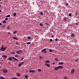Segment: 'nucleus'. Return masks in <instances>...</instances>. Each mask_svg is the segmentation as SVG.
<instances>
[{"label":"nucleus","mask_w":79,"mask_h":79,"mask_svg":"<svg viewBox=\"0 0 79 79\" xmlns=\"http://www.w3.org/2000/svg\"><path fill=\"white\" fill-rule=\"evenodd\" d=\"M15 54H16V53H15Z\"/></svg>","instance_id":"obj_61"},{"label":"nucleus","mask_w":79,"mask_h":79,"mask_svg":"<svg viewBox=\"0 0 79 79\" xmlns=\"http://www.w3.org/2000/svg\"><path fill=\"white\" fill-rule=\"evenodd\" d=\"M63 20L64 21H67V18L66 17H64L63 18Z\"/></svg>","instance_id":"obj_12"},{"label":"nucleus","mask_w":79,"mask_h":79,"mask_svg":"<svg viewBox=\"0 0 79 79\" xmlns=\"http://www.w3.org/2000/svg\"><path fill=\"white\" fill-rule=\"evenodd\" d=\"M10 28V26H8L7 27V29L8 30Z\"/></svg>","instance_id":"obj_46"},{"label":"nucleus","mask_w":79,"mask_h":79,"mask_svg":"<svg viewBox=\"0 0 79 79\" xmlns=\"http://www.w3.org/2000/svg\"><path fill=\"white\" fill-rule=\"evenodd\" d=\"M8 18H6L5 19V20H6V21H8Z\"/></svg>","instance_id":"obj_36"},{"label":"nucleus","mask_w":79,"mask_h":79,"mask_svg":"<svg viewBox=\"0 0 79 79\" xmlns=\"http://www.w3.org/2000/svg\"><path fill=\"white\" fill-rule=\"evenodd\" d=\"M16 16V13H15L14 14V16Z\"/></svg>","instance_id":"obj_32"},{"label":"nucleus","mask_w":79,"mask_h":79,"mask_svg":"<svg viewBox=\"0 0 79 79\" xmlns=\"http://www.w3.org/2000/svg\"><path fill=\"white\" fill-rule=\"evenodd\" d=\"M45 65L47 66V67H50V64H49L45 63Z\"/></svg>","instance_id":"obj_8"},{"label":"nucleus","mask_w":79,"mask_h":79,"mask_svg":"<svg viewBox=\"0 0 79 79\" xmlns=\"http://www.w3.org/2000/svg\"><path fill=\"white\" fill-rule=\"evenodd\" d=\"M27 38L28 39H31V36L27 37Z\"/></svg>","instance_id":"obj_28"},{"label":"nucleus","mask_w":79,"mask_h":79,"mask_svg":"<svg viewBox=\"0 0 79 79\" xmlns=\"http://www.w3.org/2000/svg\"><path fill=\"white\" fill-rule=\"evenodd\" d=\"M2 57H3V58H5V59H6V58H7V56H6V55H3L2 56Z\"/></svg>","instance_id":"obj_9"},{"label":"nucleus","mask_w":79,"mask_h":79,"mask_svg":"<svg viewBox=\"0 0 79 79\" xmlns=\"http://www.w3.org/2000/svg\"><path fill=\"white\" fill-rule=\"evenodd\" d=\"M14 53H15V52H13L12 54H14Z\"/></svg>","instance_id":"obj_55"},{"label":"nucleus","mask_w":79,"mask_h":79,"mask_svg":"<svg viewBox=\"0 0 79 79\" xmlns=\"http://www.w3.org/2000/svg\"><path fill=\"white\" fill-rule=\"evenodd\" d=\"M23 64H24V62H22L21 63H19L18 64V66H19V67H21V65Z\"/></svg>","instance_id":"obj_2"},{"label":"nucleus","mask_w":79,"mask_h":79,"mask_svg":"<svg viewBox=\"0 0 79 79\" xmlns=\"http://www.w3.org/2000/svg\"><path fill=\"white\" fill-rule=\"evenodd\" d=\"M0 79H5L3 77H0Z\"/></svg>","instance_id":"obj_23"},{"label":"nucleus","mask_w":79,"mask_h":79,"mask_svg":"<svg viewBox=\"0 0 79 79\" xmlns=\"http://www.w3.org/2000/svg\"><path fill=\"white\" fill-rule=\"evenodd\" d=\"M10 79H16V78H11Z\"/></svg>","instance_id":"obj_45"},{"label":"nucleus","mask_w":79,"mask_h":79,"mask_svg":"<svg viewBox=\"0 0 79 79\" xmlns=\"http://www.w3.org/2000/svg\"><path fill=\"white\" fill-rule=\"evenodd\" d=\"M12 38H13L14 39H15L16 40H18V37H16L15 36V37H12Z\"/></svg>","instance_id":"obj_4"},{"label":"nucleus","mask_w":79,"mask_h":79,"mask_svg":"<svg viewBox=\"0 0 79 79\" xmlns=\"http://www.w3.org/2000/svg\"><path fill=\"white\" fill-rule=\"evenodd\" d=\"M16 53L17 54H20L22 53V50H17L16 52Z\"/></svg>","instance_id":"obj_1"},{"label":"nucleus","mask_w":79,"mask_h":79,"mask_svg":"<svg viewBox=\"0 0 79 79\" xmlns=\"http://www.w3.org/2000/svg\"><path fill=\"white\" fill-rule=\"evenodd\" d=\"M1 12H2V10H0V13H1Z\"/></svg>","instance_id":"obj_58"},{"label":"nucleus","mask_w":79,"mask_h":79,"mask_svg":"<svg viewBox=\"0 0 79 79\" xmlns=\"http://www.w3.org/2000/svg\"><path fill=\"white\" fill-rule=\"evenodd\" d=\"M17 32V31H15L14 32L13 34H16Z\"/></svg>","instance_id":"obj_29"},{"label":"nucleus","mask_w":79,"mask_h":79,"mask_svg":"<svg viewBox=\"0 0 79 79\" xmlns=\"http://www.w3.org/2000/svg\"><path fill=\"white\" fill-rule=\"evenodd\" d=\"M58 69H59V68L58 67H56L55 68L54 70L57 71V70H58Z\"/></svg>","instance_id":"obj_10"},{"label":"nucleus","mask_w":79,"mask_h":79,"mask_svg":"<svg viewBox=\"0 0 79 79\" xmlns=\"http://www.w3.org/2000/svg\"><path fill=\"white\" fill-rule=\"evenodd\" d=\"M45 63H50V62L49 60H46L45 61Z\"/></svg>","instance_id":"obj_17"},{"label":"nucleus","mask_w":79,"mask_h":79,"mask_svg":"<svg viewBox=\"0 0 79 79\" xmlns=\"http://www.w3.org/2000/svg\"><path fill=\"white\" fill-rule=\"evenodd\" d=\"M3 48V45H2V47L1 48Z\"/></svg>","instance_id":"obj_47"},{"label":"nucleus","mask_w":79,"mask_h":79,"mask_svg":"<svg viewBox=\"0 0 79 79\" xmlns=\"http://www.w3.org/2000/svg\"><path fill=\"white\" fill-rule=\"evenodd\" d=\"M44 53H46V51H44Z\"/></svg>","instance_id":"obj_53"},{"label":"nucleus","mask_w":79,"mask_h":79,"mask_svg":"<svg viewBox=\"0 0 79 79\" xmlns=\"http://www.w3.org/2000/svg\"><path fill=\"white\" fill-rule=\"evenodd\" d=\"M64 79H68V77H64Z\"/></svg>","instance_id":"obj_37"},{"label":"nucleus","mask_w":79,"mask_h":79,"mask_svg":"<svg viewBox=\"0 0 79 79\" xmlns=\"http://www.w3.org/2000/svg\"><path fill=\"white\" fill-rule=\"evenodd\" d=\"M26 44L27 45H30V44H31V43L30 42H28Z\"/></svg>","instance_id":"obj_19"},{"label":"nucleus","mask_w":79,"mask_h":79,"mask_svg":"<svg viewBox=\"0 0 79 79\" xmlns=\"http://www.w3.org/2000/svg\"><path fill=\"white\" fill-rule=\"evenodd\" d=\"M49 52H51L52 53V52H53V50L52 49H50L49 50Z\"/></svg>","instance_id":"obj_22"},{"label":"nucleus","mask_w":79,"mask_h":79,"mask_svg":"<svg viewBox=\"0 0 79 79\" xmlns=\"http://www.w3.org/2000/svg\"><path fill=\"white\" fill-rule=\"evenodd\" d=\"M79 23H75V24H76V25H78V24H79Z\"/></svg>","instance_id":"obj_41"},{"label":"nucleus","mask_w":79,"mask_h":79,"mask_svg":"<svg viewBox=\"0 0 79 79\" xmlns=\"http://www.w3.org/2000/svg\"><path fill=\"white\" fill-rule=\"evenodd\" d=\"M24 79H26V78H24Z\"/></svg>","instance_id":"obj_63"},{"label":"nucleus","mask_w":79,"mask_h":79,"mask_svg":"<svg viewBox=\"0 0 79 79\" xmlns=\"http://www.w3.org/2000/svg\"><path fill=\"white\" fill-rule=\"evenodd\" d=\"M68 5H69V4H68V3H67V4H65V5H66V6H68Z\"/></svg>","instance_id":"obj_42"},{"label":"nucleus","mask_w":79,"mask_h":79,"mask_svg":"<svg viewBox=\"0 0 79 79\" xmlns=\"http://www.w3.org/2000/svg\"><path fill=\"white\" fill-rule=\"evenodd\" d=\"M21 60H23V58H21Z\"/></svg>","instance_id":"obj_50"},{"label":"nucleus","mask_w":79,"mask_h":79,"mask_svg":"<svg viewBox=\"0 0 79 79\" xmlns=\"http://www.w3.org/2000/svg\"><path fill=\"white\" fill-rule=\"evenodd\" d=\"M42 58H43L42 57V56H40V59L41 60V59H42Z\"/></svg>","instance_id":"obj_25"},{"label":"nucleus","mask_w":79,"mask_h":79,"mask_svg":"<svg viewBox=\"0 0 79 79\" xmlns=\"http://www.w3.org/2000/svg\"><path fill=\"white\" fill-rule=\"evenodd\" d=\"M16 44L17 45H18V42H16Z\"/></svg>","instance_id":"obj_51"},{"label":"nucleus","mask_w":79,"mask_h":79,"mask_svg":"<svg viewBox=\"0 0 79 79\" xmlns=\"http://www.w3.org/2000/svg\"><path fill=\"white\" fill-rule=\"evenodd\" d=\"M8 34H10V32H8Z\"/></svg>","instance_id":"obj_54"},{"label":"nucleus","mask_w":79,"mask_h":79,"mask_svg":"<svg viewBox=\"0 0 79 79\" xmlns=\"http://www.w3.org/2000/svg\"><path fill=\"white\" fill-rule=\"evenodd\" d=\"M3 23H6V21L5 20H3Z\"/></svg>","instance_id":"obj_26"},{"label":"nucleus","mask_w":79,"mask_h":79,"mask_svg":"<svg viewBox=\"0 0 79 79\" xmlns=\"http://www.w3.org/2000/svg\"><path fill=\"white\" fill-rule=\"evenodd\" d=\"M47 50V49L46 48H44V49L43 50L41 51L42 52H45Z\"/></svg>","instance_id":"obj_13"},{"label":"nucleus","mask_w":79,"mask_h":79,"mask_svg":"<svg viewBox=\"0 0 79 79\" xmlns=\"http://www.w3.org/2000/svg\"><path fill=\"white\" fill-rule=\"evenodd\" d=\"M2 0H0V1H1Z\"/></svg>","instance_id":"obj_62"},{"label":"nucleus","mask_w":79,"mask_h":79,"mask_svg":"<svg viewBox=\"0 0 79 79\" xmlns=\"http://www.w3.org/2000/svg\"><path fill=\"white\" fill-rule=\"evenodd\" d=\"M40 15H44V14L42 13V12H41L40 13Z\"/></svg>","instance_id":"obj_34"},{"label":"nucleus","mask_w":79,"mask_h":79,"mask_svg":"<svg viewBox=\"0 0 79 79\" xmlns=\"http://www.w3.org/2000/svg\"><path fill=\"white\" fill-rule=\"evenodd\" d=\"M55 60L56 61H58V58H55Z\"/></svg>","instance_id":"obj_33"},{"label":"nucleus","mask_w":79,"mask_h":79,"mask_svg":"<svg viewBox=\"0 0 79 79\" xmlns=\"http://www.w3.org/2000/svg\"><path fill=\"white\" fill-rule=\"evenodd\" d=\"M59 69H63V67L62 66H58Z\"/></svg>","instance_id":"obj_11"},{"label":"nucleus","mask_w":79,"mask_h":79,"mask_svg":"<svg viewBox=\"0 0 79 79\" xmlns=\"http://www.w3.org/2000/svg\"><path fill=\"white\" fill-rule=\"evenodd\" d=\"M77 14H78V12H76V14H75L76 16H77Z\"/></svg>","instance_id":"obj_39"},{"label":"nucleus","mask_w":79,"mask_h":79,"mask_svg":"<svg viewBox=\"0 0 79 79\" xmlns=\"http://www.w3.org/2000/svg\"><path fill=\"white\" fill-rule=\"evenodd\" d=\"M25 78H26L27 79H28L29 78V76L28 75H25Z\"/></svg>","instance_id":"obj_14"},{"label":"nucleus","mask_w":79,"mask_h":79,"mask_svg":"<svg viewBox=\"0 0 79 79\" xmlns=\"http://www.w3.org/2000/svg\"><path fill=\"white\" fill-rule=\"evenodd\" d=\"M2 25V23H0V26H1Z\"/></svg>","instance_id":"obj_57"},{"label":"nucleus","mask_w":79,"mask_h":79,"mask_svg":"<svg viewBox=\"0 0 79 79\" xmlns=\"http://www.w3.org/2000/svg\"><path fill=\"white\" fill-rule=\"evenodd\" d=\"M1 50L2 51V52H4L5 51L4 48H1Z\"/></svg>","instance_id":"obj_16"},{"label":"nucleus","mask_w":79,"mask_h":79,"mask_svg":"<svg viewBox=\"0 0 79 79\" xmlns=\"http://www.w3.org/2000/svg\"><path fill=\"white\" fill-rule=\"evenodd\" d=\"M12 58H11V57H9V61H12Z\"/></svg>","instance_id":"obj_18"},{"label":"nucleus","mask_w":79,"mask_h":79,"mask_svg":"<svg viewBox=\"0 0 79 79\" xmlns=\"http://www.w3.org/2000/svg\"><path fill=\"white\" fill-rule=\"evenodd\" d=\"M48 25H49V24H48Z\"/></svg>","instance_id":"obj_60"},{"label":"nucleus","mask_w":79,"mask_h":79,"mask_svg":"<svg viewBox=\"0 0 79 79\" xmlns=\"http://www.w3.org/2000/svg\"><path fill=\"white\" fill-rule=\"evenodd\" d=\"M2 71L3 72V73H6L7 72H8V71H7V70H6L5 69H3L2 70Z\"/></svg>","instance_id":"obj_3"},{"label":"nucleus","mask_w":79,"mask_h":79,"mask_svg":"<svg viewBox=\"0 0 79 79\" xmlns=\"http://www.w3.org/2000/svg\"><path fill=\"white\" fill-rule=\"evenodd\" d=\"M12 58H13V60H15V61H19L18 59L15 58L14 57H13Z\"/></svg>","instance_id":"obj_6"},{"label":"nucleus","mask_w":79,"mask_h":79,"mask_svg":"<svg viewBox=\"0 0 79 79\" xmlns=\"http://www.w3.org/2000/svg\"><path fill=\"white\" fill-rule=\"evenodd\" d=\"M38 71H39V72H40V71H41V69H38Z\"/></svg>","instance_id":"obj_30"},{"label":"nucleus","mask_w":79,"mask_h":79,"mask_svg":"<svg viewBox=\"0 0 79 79\" xmlns=\"http://www.w3.org/2000/svg\"><path fill=\"white\" fill-rule=\"evenodd\" d=\"M57 40H58V39L56 38V39L55 40V41H56Z\"/></svg>","instance_id":"obj_49"},{"label":"nucleus","mask_w":79,"mask_h":79,"mask_svg":"<svg viewBox=\"0 0 79 79\" xmlns=\"http://www.w3.org/2000/svg\"><path fill=\"white\" fill-rule=\"evenodd\" d=\"M9 17H10V15H9L6 16V18H9Z\"/></svg>","instance_id":"obj_24"},{"label":"nucleus","mask_w":79,"mask_h":79,"mask_svg":"<svg viewBox=\"0 0 79 79\" xmlns=\"http://www.w3.org/2000/svg\"><path fill=\"white\" fill-rule=\"evenodd\" d=\"M75 61L77 62H78V61H79V60H78V59H75Z\"/></svg>","instance_id":"obj_38"},{"label":"nucleus","mask_w":79,"mask_h":79,"mask_svg":"<svg viewBox=\"0 0 79 79\" xmlns=\"http://www.w3.org/2000/svg\"><path fill=\"white\" fill-rule=\"evenodd\" d=\"M60 46L61 44H59V47H60Z\"/></svg>","instance_id":"obj_52"},{"label":"nucleus","mask_w":79,"mask_h":79,"mask_svg":"<svg viewBox=\"0 0 79 79\" xmlns=\"http://www.w3.org/2000/svg\"><path fill=\"white\" fill-rule=\"evenodd\" d=\"M59 64H63V62H59Z\"/></svg>","instance_id":"obj_21"},{"label":"nucleus","mask_w":79,"mask_h":79,"mask_svg":"<svg viewBox=\"0 0 79 79\" xmlns=\"http://www.w3.org/2000/svg\"><path fill=\"white\" fill-rule=\"evenodd\" d=\"M52 41H53V40H52V39H50V42H52Z\"/></svg>","instance_id":"obj_44"},{"label":"nucleus","mask_w":79,"mask_h":79,"mask_svg":"<svg viewBox=\"0 0 79 79\" xmlns=\"http://www.w3.org/2000/svg\"><path fill=\"white\" fill-rule=\"evenodd\" d=\"M52 38L54 37V35H52Z\"/></svg>","instance_id":"obj_48"},{"label":"nucleus","mask_w":79,"mask_h":79,"mask_svg":"<svg viewBox=\"0 0 79 79\" xmlns=\"http://www.w3.org/2000/svg\"><path fill=\"white\" fill-rule=\"evenodd\" d=\"M52 64H55V62L53 63H52Z\"/></svg>","instance_id":"obj_56"},{"label":"nucleus","mask_w":79,"mask_h":79,"mask_svg":"<svg viewBox=\"0 0 79 79\" xmlns=\"http://www.w3.org/2000/svg\"><path fill=\"white\" fill-rule=\"evenodd\" d=\"M74 69H73L72 70V71H71V74H73L74 73Z\"/></svg>","instance_id":"obj_7"},{"label":"nucleus","mask_w":79,"mask_h":79,"mask_svg":"<svg viewBox=\"0 0 79 79\" xmlns=\"http://www.w3.org/2000/svg\"><path fill=\"white\" fill-rule=\"evenodd\" d=\"M17 76H21V75L20 74V73H17Z\"/></svg>","instance_id":"obj_20"},{"label":"nucleus","mask_w":79,"mask_h":79,"mask_svg":"<svg viewBox=\"0 0 79 79\" xmlns=\"http://www.w3.org/2000/svg\"><path fill=\"white\" fill-rule=\"evenodd\" d=\"M15 57H19V55H15Z\"/></svg>","instance_id":"obj_27"},{"label":"nucleus","mask_w":79,"mask_h":79,"mask_svg":"<svg viewBox=\"0 0 79 79\" xmlns=\"http://www.w3.org/2000/svg\"><path fill=\"white\" fill-rule=\"evenodd\" d=\"M40 25L41 26H43V24L42 23H40Z\"/></svg>","instance_id":"obj_40"},{"label":"nucleus","mask_w":79,"mask_h":79,"mask_svg":"<svg viewBox=\"0 0 79 79\" xmlns=\"http://www.w3.org/2000/svg\"><path fill=\"white\" fill-rule=\"evenodd\" d=\"M5 27V26L3 25V26L2 27L3 28H4Z\"/></svg>","instance_id":"obj_43"},{"label":"nucleus","mask_w":79,"mask_h":79,"mask_svg":"<svg viewBox=\"0 0 79 79\" xmlns=\"http://www.w3.org/2000/svg\"><path fill=\"white\" fill-rule=\"evenodd\" d=\"M6 47H4V48H4V50L5 51V50H6Z\"/></svg>","instance_id":"obj_31"},{"label":"nucleus","mask_w":79,"mask_h":79,"mask_svg":"<svg viewBox=\"0 0 79 79\" xmlns=\"http://www.w3.org/2000/svg\"><path fill=\"white\" fill-rule=\"evenodd\" d=\"M71 15H72V14H71V13L69 14V16H71Z\"/></svg>","instance_id":"obj_35"},{"label":"nucleus","mask_w":79,"mask_h":79,"mask_svg":"<svg viewBox=\"0 0 79 79\" xmlns=\"http://www.w3.org/2000/svg\"><path fill=\"white\" fill-rule=\"evenodd\" d=\"M29 73H35V71L33 70H30L29 71Z\"/></svg>","instance_id":"obj_5"},{"label":"nucleus","mask_w":79,"mask_h":79,"mask_svg":"<svg viewBox=\"0 0 79 79\" xmlns=\"http://www.w3.org/2000/svg\"><path fill=\"white\" fill-rule=\"evenodd\" d=\"M0 6H1V5H0Z\"/></svg>","instance_id":"obj_59"},{"label":"nucleus","mask_w":79,"mask_h":79,"mask_svg":"<svg viewBox=\"0 0 79 79\" xmlns=\"http://www.w3.org/2000/svg\"><path fill=\"white\" fill-rule=\"evenodd\" d=\"M71 37H74L75 35H74V34L72 33L71 34Z\"/></svg>","instance_id":"obj_15"}]
</instances>
